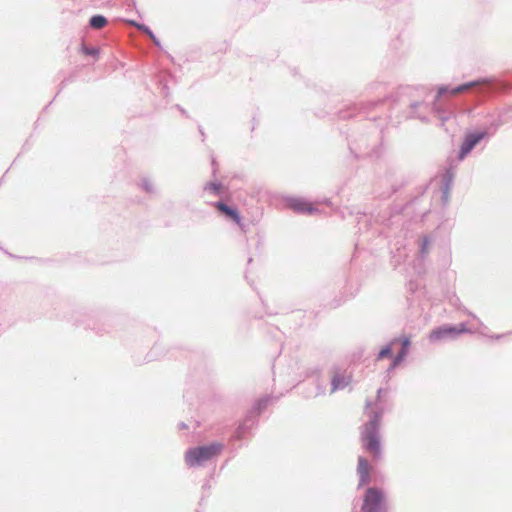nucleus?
Masks as SVG:
<instances>
[{
    "instance_id": "obj_20",
    "label": "nucleus",
    "mask_w": 512,
    "mask_h": 512,
    "mask_svg": "<svg viewBox=\"0 0 512 512\" xmlns=\"http://www.w3.org/2000/svg\"><path fill=\"white\" fill-rule=\"evenodd\" d=\"M409 345H410V339L407 337H404L402 339V349L408 351Z\"/></svg>"
},
{
    "instance_id": "obj_10",
    "label": "nucleus",
    "mask_w": 512,
    "mask_h": 512,
    "mask_svg": "<svg viewBox=\"0 0 512 512\" xmlns=\"http://www.w3.org/2000/svg\"><path fill=\"white\" fill-rule=\"evenodd\" d=\"M351 381L350 375L335 374L332 379V391L345 388Z\"/></svg>"
},
{
    "instance_id": "obj_9",
    "label": "nucleus",
    "mask_w": 512,
    "mask_h": 512,
    "mask_svg": "<svg viewBox=\"0 0 512 512\" xmlns=\"http://www.w3.org/2000/svg\"><path fill=\"white\" fill-rule=\"evenodd\" d=\"M137 187L147 195H153L156 193L155 186L148 176H142L137 182Z\"/></svg>"
},
{
    "instance_id": "obj_13",
    "label": "nucleus",
    "mask_w": 512,
    "mask_h": 512,
    "mask_svg": "<svg viewBox=\"0 0 512 512\" xmlns=\"http://www.w3.org/2000/svg\"><path fill=\"white\" fill-rule=\"evenodd\" d=\"M80 51L85 56H90V57H94V58H97L100 55V48H98L97 46L82 44Z\"/></svg>"
},
{
    "instance_id": "obj_17",
    "label": "nucleus",
    "mask_w": 512,
    "mask_h": 512,
    "mask_svg": "<svg viewBox=\"0 0 512 512\" xmlns=\"http://www.w3.org/2000/svg\"><path fill=\"white\" fill-rule=\"evenodd\" d=\"M407 353H408V351L402 349L399 352V354L395 357L390 369L395 368L400 362H402L404 360V358L406 357Z\"/></svg>"
},
{
    "instance_id": "obj_25",
    "label": "nucleus",
    "mask_w": 512,
    "mask_h": 512,
    "mask_svg": "<svg viewBox=\"0 0 512 512\" xmlns=\"http://www.w3.org/2000/svg\"><path fill=\"white\" fill-rule=\"evenodd\" d=\"M51 104H52V101H50V102L48 103V105H46V106H45L44 110H47V109H48V107H49Z\"/></svg>"
},
{
    "instance_id": "obj_24",
    "label": "nucleus",
    "mask_w": 512,
    "mask_h": 512,
    "mask_svg": "<svg viewBox=\"0 0 512 512\" xmlns=\"http://www.w3.org/2000/svg\"><path fill=\"white\" fill-rule=\"evenodd\" d=\"M427 245H428V240H427V239H424V240H423V248H422V249H423V251L426 249Z\"/></svg>"
},
{
    "instance_id": "obj_4",
    "label": "nucleus",
    "mask_w": 512,
    "mask_h": 512,
    "mask_svg": "<svg viewBox=\"0 0 512 512\" xmlns=\"http://www.w3.org/2000/svg\"><path fill=\"white\" fill-rule=\"evenodd\" d=\"M385 510L386 502L383 493L376 488H369L364 497L362 511L383 512Z\"/></svg>"
},
{
    "instance_id": "obj_8",
    "label": "nucleus",
    "mask_w": 512,
    "mask_h": 512,
    "mask_svg": "<svg viewBox=\"0 0 512 512\" xmlns=\"http://www.w3.org/2000/svg\"><path fill=\"white\" fill-rule=\"evenodd\" d=\"M358 474L360 476L359 486L365 485L370 480L369 464L366 459L359 457L358 459Z\"/></svg>"
},
{
    "instance_id": "obj_1",
    "label": "nucleus",
    "mask_w": 512,
    "mask_h": 512,
    "mask_svg": "<svg viewBox=\"0 0 512 512\" xmlns=\"http://www.w3.org/2000/svg\"><path fill=\"white\" fill-rule=\"evenodd\" d=\"M369 403L366 404V413L369 417L368 423H366L361 432V438L364 447L372 453L375 457L381 455V445L379 439V428L382 413L368 411Z\"/></svg>"
},
{
    "instance_id": "obj_7",
    "label": "nucleus",
    "mask_w": 512,
    "mask_h": 512,
    "mask_svg": "<svg viewBox=\"0 0 512 512\" xmlns=\"http://www.w3.org/2000/svg\"><path fill=\"white\" fill-rule=\"evenodd\" d=\"M288 205L299 213L314 214L318 211L316 206L302 198H292L288 201Z\"/></svg>"
},
{
    "instance_id": "obj_22",
    "label": "nucleus",
    "mask_w": 512,
    "mask_h": 512,
    "mask_svg": "<svg viewBox=\"0 0 512 512\" xmlns=\"http://www.w3.org/2000/svg\"><path fill=\"white\" fill-rule=\"evenodd\" d=\"M4 253L7 254L10 258H19L18 256L12 254V253H9L8 251L4 250Z\"/></svg>"
},
{
    "instance_id": "obj_11",
    "label": "nucleus",
    "mask_w": 512,
    "mask_h": 512,
    "mask_svg": "<svg viewBox=\"0 0 512 512\" xmlns=\"http://www.w3.org/2000/svg\"><path fill=\"white\" fill-rule=\"evenodd\" d=\"M108 24V19L102 14H94L89 18L88 25L92 29H102Z\"/></svg>"
},
{
    "instance_id": "obj_21",
    "label": "nucleus",
    "mask_w": 512,
    "mask_h": 512,
    "mask_svg": "<svg viewBox=\"0 0 512 512\" xmlns=\"http://www.w3.org/2000/svg\"><path fill=\"white\" fill-rule=\"evenodd\" d=\"M447 91H448V88H447V87H440V88L438 89L437 97L442 96V95H443V94H445Z\"/></svg>"
},
{
    "instance_id": "obj_6",
    "label": "nucleus",
    "mask_w": 512,
    "mask_h": 512,
    "mask_svg": "<svg viewBox=\"0 0 512 512\" xmlns=\"http://www.w3.org/2000/svg\"><path fill=\"white\" fill-rule=\"evenodd\" d=\"M483 132L471 133L466 136L459 153V159L462 160L470 151L484 138Z\"/></svg>"
},
{
    "instance_id": "obj_23",
    "label": "nucleus",
    "mask_w": 512,
    "mask_h": 512,
    "mask_svg": "<svg viewBox=\"0 0 512 512\" xmlns=\"http://www.w3.org/2000/svg\"><path fill=\"white\" fill-rule=\"evenodd\" d=\"M131 23H132L134 26H136L138 29H139V26H141V25L143 24V23H139V22H137V21H135V20H132V21H131Z\"/></svg>"
},
{
    "instance_id": "obj_5",
    "label": "nucleus",
    "mask_w": 512,
    "mask_h": 512,
    "mask_svg": "<svg viewBox=\"0 0 512 512\" xmlns=\"http://www.w3.org/2000/svg\"><path fill=\"white\" fill-rule=\"evenodd\" d=\"M469 330L465 324L458 326L444 325L431 331L429 334V340L431 342H438L445 339H454L462 333L468 332Z\"/></svg>"
},
{
    "instance_id": "obj_19",
    "label": "nucleus",
    "mask_w": 512,
    "mask_h": 512,
    "mask_svg": "<svg viewBox=\"0 0 512 512\" xmlns=\"http://www.w3.org/2000/svg\"><path fill=\"white\" fill-rule=\"evenodd\" d=\"M73 81V77L72 76H69L67 78H65L61 83H60V88L57 92V94H59L64 88L65 86L67 85V83H70Z\"/></svg>"
},
{
    "instance_id": "obj_14",
    "label": "nucleus",
    "mask_w": 512,
    "mask_h": 512,
    "mask_svg": "<svg viewBox=\"0 0 512 512\" xmlns=\"http://www.w3.org/2000/svg\"><path fill=\"white\" fill-rule=\"evenodd\" d=\"M139 30L143 31L146 35H148L149 38L152 39L154 44L160 48V38L156 36V34L151 30V28L148 25L142 24L141 26H139Z\"/></svg>"
},
{
    "instance_id": "obj_3",
    "label": "nucleus",
    "mask_w": 512,
    "mask_h": 512,
    "mask_svg": "<svg viewBox=\"0 0 512 512\" xmlns=\"http://www.w3.org/2000/svg\"><path fill=\"white\" fill-rule=\"evenodd\" d=\"M70 321L76 327L83 326L86 330H94L97 334H103L106 330L100 327V318L94 313L77 310L71 315Z\"/></svg>"
},
{
    "instance_id": "obj_16",
    "label": "nucleus",
    "mask_w": 512,
    "mask_h": 512,
    "mask_svg": "<svg viewBox=\"0 0 512 512\" xmlns=\"http://www.w3.org/2000/svg\"><path fill=\"white\" fill-rule=\"evenodd\" d=\"M220 187L221 185L217 182H211V183H208L206 186H205V190L212 193V194H218L219 191H220Z\"/></svg>"
},
{
    "instance_id": "obj_12",
    "label": "nucleus",
    "mask_w": 512,
    "mask_h": 512,
    "mask_svg": "<svg viewBox=\"0 0 512 512\" xmlns=\"http://www.w3.org/2000/svg\"><path fill=\"white\" fill-rule=\"evenodd\" d=\"M216 207L222 211L223 213H225L226 215H228L229 217H231L236 223H240V216L239 214L237 213L236 210L228 207L227 205H225L224 203L222 202H218L216 204Z\"/></svg>"
},
{
    "instance_id": "obj_15",
    "label": "nucleus",
    "mask_w": 512,
    "mask_h": 512,
    "mask_svg": "<svg viewBox=\"0 0 512 512\" xmlns=\"http://www.w3.org/2000/svg\"><path fill=\"white\" fill-rule=\"evenodd\" d=\"M485 81H472V82H469V83H466V84H463V85H460L452 90H450V93L451 94H457V93H460V92H464L474 86H477L481 83H484Z\"/></svg>"
},
{
    "instance_id": "obj_2",
    "label": "nucleus",
    "mask_w": 512,
    "mask_h": 512,
    "mask_svg": "<svg viewBox=\"0 0 512 512\" xmlns=\"http://www.w3.org/2000/svg\"><path fill=\"white\" fill-rule=\"evenodd\" d=\"M221 450L222 445L219 443L191 448L185 454V461L190 467L201 466L217 456Z\"/></svg>"
},
{
    "instance_id": "obj_18",
    "label": "nucleus",
    "mask_w": 512,
    "mask_h": 512,
    "mask_svg": "<svg viewBox=\"0 0 512 512\" xmlns=\"http://www.w3.org/2000/svg\"><path fill=\"white\" fill-rule=\"evenodd\" d=\"M392 353V347L391 346H385L384 348H382L378 354V358L379 359H382V358H385L387 356H390Z\"/></svg>"
},
{
    "instance_id": "obj_26",
    "label": "nucleus",
    "mask_w": 512,
    "mask_h": 512,
    "mask_svg": "<svg viewBox=\"0 0 512 512\" xmlns=\"http://www.w3.org/2000/svg\"><path fill=\"white\" fill-rule=\"evenodd\" d=\"M382 392H383V390H382V389H379V390H378V398L380 397V395H381V393H382Z\"/></svg>"
}]
</instances>
